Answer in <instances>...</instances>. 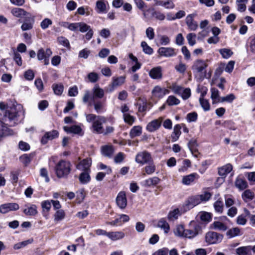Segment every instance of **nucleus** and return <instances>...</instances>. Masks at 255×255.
Listing matches in <instances>:
<instances>
[{
    "label": "nucleus",
    "instance_id": "f257e3e1",
    "mask_svg": "<svg viewBox=\"0 0 255 255\" xmlns=\"http://www.w3.org/2000/svg\"><path fill=\"white\" fill-rule=\"evenodd\" d=\"M24 112L20 105L13 104L0 112V122L10 127L17 125L23 118Z\"/></svg>",
    "mask_w": 255,
    "mask_h": 255
},
{
    "label": "nucleus",
    "instance_id": "f03ea898",
    "mask_svg": "<svg viewBox=\"0 0 255 255\" xmlns=\"http://www.w3.org/2000/svg\"><path fill=\"white\" fill-rule=\"evenodd\" d=\"M92 93L90 91H85L83 97L84 103H87L90 101H95L97 99H102L104 97L105 92L97 84L95 85L92 90Z\"/></svg>",
    "mask_w": 255,
    "mask_h": 255
},
{
    "label": "nucleus",
    "instance_id": "7ed1b4c3",
    "mask_svg": "<svg viewBox=\"0 0 255 255\" xmlns=\"http://www.w3.org/2000/svg\"><path fill=\"white\" fill-rule=\"evenodd\" d=\"M71 164L68 161L60 160L55 167V172L58 178L66 177L71 172Z\"/></svg>",
    "mask_w": 255,
    "mask_h": 255
},
{
    "label": "nucleus",
    "instance_id": "20e7f679",
    "mask_svg": "<svg viewBox=\"0 0 255 255\" xmlns=\"http://www.w3.org/2000/svg\"><path fill=\"white\" fill-rule=\"evenodd\" d=\"M202 231L200 225L195 222L190 223L189 228L185 229L184 237L192 239L197 236Z\"/></svg>",
    "mask_w": 255,
    "mask_h": 255
},
{
    "label": "nucleus",
    "instance_id": "39448f33",
    "mask_svg": "<svg viewBox=\"0 0 255 255\" xmlns=\"http://www.w3.org/2000/svg\"><path fill=\"white\" fill-rule=\"evenodd\" d=\"M152 160L153 158L151 154L147 151L139 152L135 158V162L141 165L147 164L149 162H152Z\"/></svg>",
    "mask_w": 255,
    "mask_h": 255
},
{
    "label": "nucleus",
    "instance_id": "423d86ee",
    "mask_svg": "<svg viewBox=\"0 0 255 255\" xmlns=\"http://www.w3.org/2000/svg\"><path fill=\"white\" fill-rule=\"evenodd\" d=\"M222 235L215 232H209L205 235V241L208 244H217L221 243L223 240Z\"/></svg>",
    "mask_w": 255,
    "mask_h": 255
},
{
    "label": "nucleus",
    "instance_id": "0eeeda50",
    "mask_svg": "<svg viewBox=\"0 0 255 255\" xmlns=\"http://www.w3.org/2000/svg\"><path fill=\"white\" fill-rule=\"evenodd\" d=\"M107 122L106 118L104 116H99L98 119L92 124L93 131L97 133L103 132V125Z\"/></svg>",
    "mask_w": 255,
    "mask_h": 255
},
{
    "label": "nucleus",
    "instance_id": "6e6552de",
    "mask_svg": "<svg viewBox=\"0 0 255 255\" xmlns=\"http://www.w3.org/2000/svg\"><path fill=\"white\" fill-rule=\"evenodd\" d=\"M207 67V64L204 60L199 59L194 62L192 69L194 73L201 74L203 72L204 76H205L206 72L204 71Z\"/></svg>",
    "mask_w": 255,
    "mask_h": 255
},
{
    "label": "nucleus",
    "instance_id": "1a4fd4ad",
    "mask_svg": "<svg viewBox=\"0 0 255 255\" xmlns=\"http://www.w3.org/2000/svg\"><path fill=\"white\" fill-rule=\"evenodd\" d=\"M19 208V205L16 203H6L0 205V213L5 214L9 212L17 211Z\"/></svg>",
    "mask_w": 255,
    "mask_h": 255
},
{
    "label": "nucleus",
    "instance_id": "9d476101",
    "mask_svg": "<svg viewBox=\"0 0 255 255\" xmlns=\"http://www.w3.org/2000/svg\"><path fill=\"white\" fill-rule=\"evenodd\" d=\"M233 170V166L230 163H228L222 167L218 168V174L221 176L217 179V181L224 182L227 174Z\"/></svg>",
    "mask_w": 255,
    "mask_h": 255
},
{
    "label": "nucleus",
    "instance_id": "9b49d317",
    "mask_svg": "<svg viewBox=\"0 0 255 255\" xmlns=\"http://www.w3.org/2000/svg\"><path fill=\"white\" fill-rule=\"evenodd\" d=\"M157 53L160 56L165 57H171L176 55L177 51L175 49L172 47H160L158 50Z\"/></svg>",
    "mask_w": 255,
    "mask_h": 255
},
{
    "label": "nucleus",
    "instance_id": "f8f14e48",
    "mask_svg": "<svg viewBox=\"0 0 255 255\" xmlns=\"http://www.w3.org/2000/svg\"><path fill=\"white\" fill-rule=\"evenodd\" d=\"M197 15L196 13L188 14L185 18V23L188 29L191 31H195L198 26L197 22L194 20V18Z\"/></svg>",
    "mask_w": 255,
    "mask_h": 255
},
{
    "label": "nucleus",
    "instance_id": "ddd939ff",
    "mask_svg": "<svg viewBox=\"0 0 255 255\" xmlns=\"http://www.w3.org/2000/svg\"><path fill=\"white\" fill-rule=\"evenodd\" d=\"M92 164L91 158H87L80 161L76 166L78 170L84 171H90V167Z\"/></svg>",
    "mask_w": 255,
    "mask_h": 255
},
{
    "label": "nucleus",
    "instance_id": "4468645a",
    "mask_svg": "<svg viewBox=\"0 0 255 255\" xmlns=\"http://www.w3.org/2000/svg\"><path fill=\"white\" fill-rule=\"evenodd\" d=\"M200 203L197 195L189 197L185 201L184 208L186 210H189Z\"/></svg>",
    "mask_w": 255,
    "mask_h": 255
},
{
    "label": "nucleus",
    "instance_id": "2eb2a0df",
    "mask_svg": "<svg viewBox=\"0 0 255 255\" xmlns=\"http://www.w3.org/2000/svg\"><path fill=\"white\" fill-rule=\"evenodd\" d=\"M116 203L120 209L126 208L127 205V199L124 191H121L118 193L116 198Z\"/></svg>",
    "mask_w": 255,
    "mask_h": 255
},
{
    "label": "nucleus",
    "instance_id": "dca6fc26",
    "mask_svg": "<svg viewBox=\"0 0 255 255\" xmlns=\"http://www.w3.org/2000/svg\"><path fill=\"white\" fill-rule=\"evenodd\" d=\"M59 133L56 130L46 132L42 136L41 139V142L43 144H45L48 142L49 140H52L58 136Z\"/></svg>",
    "mask_w": 255,
    "mask_h": 255
},
{
    "label": "nucleus",
    "instance_id": "f3484780",
    "mask_svg": "<svg viewBox=\"0 0 255 255\" xmlns=\"http://www.w3.org/2000/svg\"><path fill=\"white\" fill-rule=\"evenodd\" d=\"M149 75L153 79H161L162 78V68L160 66L152 68L149 72Z\"/></svg>",
    "mask_w": 255,
    "mask_h": 255
},
{
    "label": "nucleus",
    "instance_id": "a211bd4d",
    "mask_svg": "<svg viewBox=\"0 0 255 255\" xmlns=\"http://www.w3.org/2000/svg\"><path fill=\"white\" fill-rule=\"evenodd\" d=\"M162 118L154 120L149 123L146 126V129L149 132H153L158 129L161 126Z\"/></svg>",
    "mask_w": 255,
    "mask_h": 255
},
{
    "label": "nucleus",
    "instance_id": "6ab92c4d",
    "mask_svg": "<svg viewBox=\"0 0 255 255\" xmlns=\"http://www.w3.org/2000/svg\"><path fill=\"white\" fill-rule=\"evenodd\" d=\"M129 220V218L128 216L125 214H122L119 218L112 222H107V224L112 226H120L124 223L128 222Z\"/></svg>",
    "mask_w": 255,
    "mask_h": 255
},
{
    "label": "nucleus",
    "instance_id": "aec40b11",
    "mask_svg": "<svg viewBox=\"0 0 255 255\" xmlns=\"http://www.w3.org/2000/svg\"><path fill=\"white\" fill-rule=\"evenodd\" d=\"M34 19L33 17H26L21 26L22 31L31 30L33 28Z\"/></svg>",
    "mask_w": 255,
    "mask_h": 255
},
{
    "label": "nucleus",
    "instance_id": "412c9836",
    "mask_svg": "<svg viewBox=\"0 0 255 255\" xmlns=\"http://www.w3.org/2000/svg\"><path fill=\"white\" fill-rule=\"evenodd\" d=\"M160 181V180L158 177L154 176L144 180L142 184L144 187H149L151 186L156 185L159 183Z\"/></svg>",
    "mask_w": 255,
    "mask_h": 255
},
{
    "label": "nucleus",
    "instance_id": "4be33fe9",
    "mask_svg": "<svg viewBox=\"0 0 255 255\" xmlns=\"http://www.w3.org/2000/svg\"><path fill=\"white\" fill-rule=\"evenodd\" d=\"M199 176L196 173H192L187 176H185L182 178V183L186 185L191 184L194 181L197 179Z\"/></svg>",
    "mask_w": 255,
    "mask_h": 255
},
{
    "label": "nucleus",
    "instance_id": "5701e85b",
    "mask_svg": "<svg viewBox=\"0 0 255 255\" xmlns=\"http://www.w3.org/2000/svg\"><path fill=\"white\" fill-rule=\"evenodd\" d=\"M125 76H120L118 77H113L112 78V83L111 84L112 89L110 90V91L114 90L115 88L120 86L124 84L125 82Z\"/></svg>",
    "mask_w": 255,
    "mask_h": 255
},
{
    "label": "nucleus",
    "instance_id": "b1692460",
    "mask_svg": "<svg viewBox=\"0 0 255 255\" xmlns=\"http://www.w3.org/2000/svg\"><path fill=\"white\" fill-rule=\"evenodd\" d=\"M26 208L23 210V213L26 216H35L38 211L36 205L32 204L30 205H26Z\"/></svg>",
    "mask_w": 255,
    "mask_h": 255
},
{
    "label": "nucleus",
    "instance_id": "393cba45",
    "mask_svg": "<svg viewBox=\"0 0 255 255\" xmlns=\"http://www.w3.org/2000/svg\"><path fill=\"white\" fill-rule=\"evenodd\" d=\"M5 124H0V140L4 136L12 134V131L6 126Z\"/></svg>",
    "mask_w": 255,
    "mask_h": 255
},
{
    "label": "nucleus",
    "instance_id": "a878e982",
    "mask_svg": "<svg viewBox=\"0 0 255 255\" xmlns=\"http://www.w3.org/2000/svg\"><path fill=\"white\" fill-rule=\"evenodd\" d=\"M107 237L113 241H117L123 239L125 234L121 231L108 232Z\"/></svg>",
    "mask_w": 255,
    "mask_h": 255
},
{
    "label": "nucleus",
    "instance_id": "bb28decb",
    "mask_svg": "<svg viewBox=\"0 0 255 255\" xmlns=\"http://www.w3.org/2000/svg\"><path fill=\"white\" fill-rule=\"evenodd\" d=\"M242 233L238 227L232 228L229 229L226 233V235L229 238H233L237 236H241Z\"/></svg>",
    "mask_w": 255,
    "mask_h": 255
},
{
    "label": "nucleus",
    "instance_id": "cd10ccee",
    "mask_svg": "<svg viewBox=\"0 0 255 255\" xmlns=\"http://www.w3.org/2000/svg\"><path fill=\"white\" fill-rule=\"evenodd\" d=\"M11 14L15 17L21 18L26 15L27 12L23 9L19 7H14L11 10Z\"/></svg>",
    "mask_w": 255,
    "mask_h": 255
},
{
    "label": "nucleus",
    "instance_id": "c85d7f7f",
    "mask_svg": "<svg viewBox=\"0 0 255 255\" xmlns=\"http://www.w3.org/2000/svg\"><path fill=\"white\" fill-rule=\"evenodd\" d=\"M114 152V149L112 145H105L102 147V154L108 157H111Z\"/></svg>",
    "mask_w": 255,
    "mask_h": 255
},
{
    "label": "nucleus",
    "instance_id": "c756f323",
    "mask_svg": "<svg viewBox=\"0 0 255 255\" xmlns=\"http://www.w3.org/2000/svg\"><path fill=\"white\" fill-rule=\"evenodd\" d=\"M156 4L163 6L166 9H173L175 7V4L172 0H167L166 1L157 0Z\"/></svg>",
    "mask_w": 255,
    "mask_h": 255
},
{
    "label": "nucleus",
    "instance_id": "7c9ffc66",
    "mask_svg": "<svg viewBox=\"0 0 255 255\" xmlns=\"http://www.w3.org/2000/svg\"><path fill=\"white\" fill-rule=\"evenodd\" d=\"M96 10L99 13H106V5L104 2V0H98L96 2Z\"/></svg>",
    "mask_w": 255,
    "mask_h": 255
},
{
    "label": "nucleus",
    "instance_id": "2f4dec72",
    "mask_svg": "<svg viewBox=\"0 0 255 255\" xmlns=\"http://www.w3.org/2000/svg\"><path fill=\"white\" fill-rule=\"evenodd\" d=\"M180 129H181V127L178 124H177L174 126V129H173V131L171 134V139H172V142H175L178 139V138L181 133Z\"/></svg>",
    "mask_w": 255,
    "mask_h": 255
},
{
    "label": "nucleus",
    "instance_id": "473e14b6",
    "mask_svg": "<svg viewBox=\"0 0 255 255\" xmlns=\"http://www.w3.org/2000/svg\"><path fill=\"white\" fill-rule=\"evenodd\" d=\"M211 98L212 100V104H215L216 103L220 102L221 98L219 97V90L216 88H213L211 89Z\"/></svg>",
    "mask_w": 255,
    "mask_h": 255
},
{
    "label": "nucleus",
    "instance_id": "72a5a7b5",
    "mask_svg": "<svg viewBox=\"0 0 255 255\" xmlns=\"http://www.w3.org/2000/svg\"><path fill=\"white\" fill-rule=\"evenodd\" d=\"M157 227L164 230L165 233L167 234L169 232L170 227L168 223L164 218L160 219L157 224Z\"/></svg>",
    "mask_w": 255,
    "mask_h": 255
},
{
    "label": "nucleus",
    "instance_id": "f704fd0d",
    "mask_svg": "<svg viewBox=\"0 0 255 255\" xmlns=\"http://www.w3.org/2000/svg\"><path fill=\"white\" fill-rule=\"evenodd\" d=\"M147 164L148 165L145 166L144 168L145 173L143 174V175H145V174L147 175H151L155 171L156 167L153 162V160L152 162H149Z\"/></svg>",
    "mask_w": 255,
    "mask_h": 255
},
{
    "label": "nucleus",
    "instance_id": "c9c22d12",
    "mask_svg": "<svg viewBox=\"0 0 255 255\" xmlns=\"http://www.w3.org/2000/svg\"><path fill=\"white\" fill-rule=\"evenodd\" d=\"M90 171H84L82 172L79 175V181L83 184L88 183L91 180V177L89 175Z\"/></svg>",
    "mask_w": 255,
    "mask_h": 255
},
{
    "label": "nucleus",
    "instance_id": "e433bc0d",
    "mask_svg": "<svg viewBox=\"0 0 255 255\" xmlns=\"http://www.w3.org/2000/svg\"><path fill=\"white\" fill-rule=\"evenodd\" d=\"M142 133V128L139 126H134L130 129L129 135L131 138L138 136Z\"/></svg>",
    "mask_w": 255,
    "mask_h": 255
},
{
    "label": "nucleus",
    "instance_id": "4c0bfd02",
    "mask_svg": "<svg viewBox=\"0 0 255 255\" xmlns=\"http://www.w3.org/2000/svg\"><path fill=\"white\" fill-rule=\"evenodd\" d=\"M64 130L68 133H73L76 134L80 133L82 128L79 126H72L70 127H64Z\"/></svg>",
    "mask_w": 255,
    "mask_h": 255
},
{
    "label": "nucleus",
    "instance_id": "58836bf2",
    "mask_svg": "<svg viewBox=\"0 0 255 255\" xmlns=\"http://www.w3.org/2000/svg\"><path fill=\"white\" fill-rule=\"evenodd\" d=\"M236 187L240 190H243L248 187L247 181L242 178H237L235 181Z\"/></svg>",
    "mask_w": 255,
    "mask_h": 255
},
{
    "label": "nucleus",
    "instance_id": "ea45409f",
    "mask_svg": "<svg viewBox=\"0 0 255 255\" xmlns=\"http://www.w3.org/2000/svg\"><path fill=\"white\" fill-rule=\"evenodd\" d=\"M152 95L156 98H162L164 96L162 88L159 86H156L152 90Z\"/></svg>",
    "mask_w": 255,
    "mask_h": 255
},
{
    "label": "nucleus",
    "instance_id": "a19ab883",
    "mask_svg": "<svg viewBox=\"0 0 255 255\" xmlns=\"http://www.w3.org/2000/svg\"><path fill=\"white\" fill-rule=\"evenodd\" d=\"M236 252L238 255H252L251 253H250V248L248 246L237 248Z\"/></svg>",
    "mask_w": 255,
    "mask_h": 255
},
{
    "label": "nucleus",
    "instance_id": "79ce46f5",
    "mask_svg": "<svg viewBox=\"0 0 255 255\" xmlns=\"http://www.w3.org/2000/svg\"><path fill=\"white\" fill-rule=\"evenodd\" d=\"M93 103L94 109L97 113H101L104 111V103L100 101H92Z\"/></svg>",
    "mask_w": 255,
    "mask_h": 255
},
{
    "label": "nucleus",
    "instance_id": "37998d69",
    "mask_svg": "<svg viewBox=\"0 0 255 255\" xmlns=\"http://www.w3.org/2000/svg\"><path fill=\"white\" fill-rule=\"evenodd\" d=\"M213 228L220 231H225L227 229V226L220 221H215L212 224Z\"/></svg>",
    "mask_w": 255,
    "mask_h": 255
},
{
    "label": "nucleus",
    "instance_id": "c03bdc74",
    "mask_svg": "<svg viewBox=\"0 0 255 255\" xmlns=\"http://www.w3.org/2000/svg\"><path fill=\"white\" fill-rule=\"evenodd\" d=\"M219 52L224 59H228L233 54L232 51L228 48H222L219 50Z\"/></svg>",
    "mask_w": 255,
    "mask_h": 255
},
{
    "label": "nucleus",
    "instance_id": "a18cd8bd",
    "mask_svg": "<svg viewBox=\"0 0 255 255\" xmlns=\"http://www.w3.org/2000/svg\"><path fill=\"white\" fill-rule=\"evenodd\" d=\"M197 195L199 197V201L201 203V202H206L209 200L212 194L209 192L204 191L203 194Z\"/></svg>",
    "mask_w": 255,
    "mask_h": 255
},
{
    "label": "nucleus",
    "instance_id": "49530a36",
    "mask_svg": "<svg viewBox=\"0 0 255 255\" xmlns=\"http://www.w3.org/2000/svg\"><path fill=\"white\" fill-rule=\"evenodd\" d=\"M180 215L179 210L178 208L175 209L169 213L168 215V219L170 221H174L176 220Z\"/></svg>",
    "mask_w": 255,
    "mask_h": 255
},
{
    "label": "nucleus",
    "instance_id": "de8ad7c7",
    "mask_svg": "<svg viewBox=\"0 0 255 255\" xmlns=\"http://www.w3.org/2000/svg\"><path fill=\"white\" fill-rule=\"evenodd\" d=\"M54 221L58 222L63 220L65 217V213L63 210H57L54 214Z\"/></svg>",
    "mask_w": 255,
    "mask_h": 255
},
{
    "label": "nucleus",
    "instance_id": "09e8293b",
    "mask_svg": "<svg viewBox=\"0 0 255 255\" xmlns=\"http://www.w3.org/2000/svg\"><path fill=\"white\" fill-rule=\"evenodd\" d=\"M243 199L246 202L252 200L254 197V194L250 190H245L242 194Z\"/></svg>",
    "mask_w": 255,
    "mask_h": 255
},
{
    "label": "nucleus",
    "instance_id": "8fccbe9b",
    "mask_svg": "<svg viewBox=\"0 0 255 255\" xmlns=\"http://www.w3.org/2000/svg\"><path fill=\"white\" fill-rule=\"evenodd\" d=\"M166 103L170 106L177 105L180 103V100L174 96H169L167 100Z\"/></svg>",
    "mask_w": 255,
    "mask_h": 255
},
{
    "label": "nucleus",
    "instance_id": "3c124183",
    "mask_svg": "<svg viewBox=\"0 0 255 255\" xmlns=\"http://www.w3.org/2000/svg\"><path fill=\"white\" fill-rule=\"evenodd\" d=\"M141 46L142 48L143 51L147 54L151 55L152 54L153 49L150 47L145 41H142Z\"/></svg>",
    "mask_w": 255,
    "mask_h": 255
},
{
    "label": "nucleus",
    "instance_id": "603ef678",
    "mask_svg": "<svg viewBox=\"0 0 255 255\" xmlns=\"http://www.w3.org/2000/svg\"><path fill=\"white\" fill-rule=\"evenodd\" d=\"M33 242V239H29L26 241H24L20 243H18L16 244H15L13 246V248L15 250H19L21 248H22L25 246H26L27 245L30 244L32 243Z\"/></svg>",
    "mask_w": 255,
    "mask_h": 255
},
{
    "label": "nucleus",
    "instance_id": "864d4df0",
    "mask_svg": "<svg viewBox=\"0 0 255 255\" xmlns=\"http://www.w3.org/2000/svg\"><path fill=\"white\" fill-rule=\"evenodd\" d=\"M150 10H151V9H148L146 11V12L149 11ZM151 10L152 11V12L151 13L152 16L155 17L156 19L159 20H163L165 19V16L163 13L160 11H155L154 9H152Z\"/></svg>",
    "mask_w": 255,
    "mask_h": 255
},
{
    "label": "nucleus",
    "instance_id": "5fc2aeb1",
    "mask_svg": "<svg viewBox=\"0 0 255 255\" xmlns=\"http://www.w3.org/2000/svg\"><path fill=\"white\" fill-rule=\"evenodd\" d=\"M123 119L124 122L128 124L129 125H132L134 122H135V118L133 116H131L129 113L127 114H124L123 115Z\"/></svg>",
    "mask_w": 255,
    "mask_h": 255
},
{
    "label": "nucleus",
    "instance_id": "6e6d98bb",
    "mask_svg": "<svg viewBox=\"0 0 255 255\" xmlns=\"http://www.w3.org/2000/svg\"><path fill=\"white\" fill-rule=\"evenodd\" d=\"M224 203L222 201L217 200L214 204V207L216 212L222 213L224 209Z\"/></svg>",
    "mask_w": 255,
    "mask_h": 255
},
{
    "label": "nucleus",
    "instance_id": "4d7b16f0",
    "mask_svg": "<svg viewBox=\"0 0 255 255\" xmlns=\"http://www.w3.org/2000/svg\"><path fill=\"white\" fill-rule=\"evenodd\" d=\"M199 102L201 106L205 111H208L210 110V105L207 100L199 98Z\"/></svg>",
    "mask_w": 255,
    "mask_h": 255
},
{
    "label": "nucleus",
    "instance_id": "13d9d810",
    "mask_svg": "<svg viewBox=\"0 0 255 255\" xmlns=\"http://www.w3.org/2000/svg\"><path fill=\"white\" fill-rule=\"evenodd\" d=\"M169 88L171 89L175 94L180 95L182 92L183 88L180 86L176 85V84H173L172 85L169 87Z\"/></svg>",
    "mask_w": 255,
    "mask_h": 255
},
{
    "label": "nucleus",
    "instance_id": "bf43d9fd",
    "mask_svg": "<svg viewBox=\"0 0 255 255\" xmlns=\"http://www.w3.org/2000/svg\"><path fill=\"white\" fill-rule=\"evenodd\" d=\"M185 229L183 225H179L176 226L174 233L176 236L184 237Z\"/></svg>",
    "mask_w": 255,
    "mask_h": 255
},
{
    "label": "nucleus",
    "instance_id": "052dcab7",
    "mask_svg": "<svg viewBox=\"0 0 255 255\" xmlns=\"http://www.w3.org/2000/svg\"><path fill=\"white\" fill-rule=\"evenodd\" d=\"M91 28V26L85 22H78V29L81 32H86Z\"/></svg>",
    "mask_w": 255,
    "mask_h": 255
},
{
    "label": "nucleus",
    "instance_id": "680f3d73",
    "mask_svg": "<svg viewBox=\"0 0 255 255\" xmlns=\"http://www.w3.org/2000/svg\"><path fill=\"white\" fill-rule=\"evenodd\" d=\"M134 2L136 5V6L140 10H142L143 11V14L145 17H146V13L143 10V8L146 7V4L142 0H134Z\"/></svg>",
    "mask_w": 255,
    "mask_h": 255
},
{
    "label": "nucleus",
    "instance_id": "e2e57ef3",
    "mask_svg": "<svg viewBox=\"0 0 255 255\" xmlns=\"http://www.w3.org/2000/svg\"><path fill=\"white\" fill-rule=\"evenodd\" d=\"M52 24V21L50 19L45 18L41 22L40 27L42 29L45 30L48 28Z\"/></svg>",
    "mask_w": 255,
    "mask_h": 255
},
{
    "label": "nucleus",
    "instance_id": "0e129e2a",
    "mask_svg": "<svg viewBox=\"0 0 255 255\" xmlns=\"http://www.w3.org/2000/svg\"><path fill=\"white\" fill-rule=\"evenodd\" d=\"M196 34L193 33H189L187 36L188 43L191 46H193L196 43Z\"/></svg>",
    "mask_w": 255,
    "mask_h": 255
},
{
    "label": "nucleus",
    "instance_id": "69168bd1",
    "mask_svg": "<svg viewBox=\"0 0 255 255\" xmlns=\"http://www.w3.org/2000/svg\"><path fill=\"white\" fill-rule=\"evenodd\" d=\"M159 42L162 45H167L169 44L170 42V38L165 35H162L159 36Z\"/></svg>",
    "mask_w": 255,
    "mask_h": 255
},
{
    "label": "nucleus",
    "instance_id": "338daca9",
    "mask_svg": "<svg viewBox=\"0 0 255 255\" xmlns=\"http://www.w3.org/2000/svg\"><path fill=\"white\" fill-rule=\"evenodd\" d=\"M53 91L56 95H60L63 91V86L62 85L54 84L52 86Z\"/></svg>",
    "mask_w": 255,
    "mask_h": 255
},
{
    "label": "nucleus",
    "instance_id": "774afa93",
    "mask_svg": "<svg viewBox=\"0 0 255 255\" xmlns=\"http://www.w3.org/2000/svg\"><path fill=\"white\" fill-rule=\"evenodd\" d=\"M89 81L92 83H95L99 80V75L95 72H91L87 75Z\"/></svg>",
    "mask_w": 255,
    "mask_h": 255
}]
</instances>
